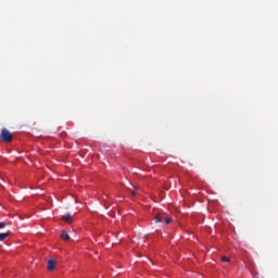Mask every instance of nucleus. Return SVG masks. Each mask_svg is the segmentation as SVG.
I'll return each mask as SVG.
<instances>
[{"instance_id":"9d476101","label":"nucleus","mask_w":278,"mask_h":278,"mask_svg":"<svg viewBox=\"0 0 278 278\" xmlns=\"http://www.w3.org/2000/svg\"><path fill=\"white\" fill-rule=\"evenodd\" d=\"M131 195H132V197H136V191H131Z\"/></svg>"},{"instance_id":"39448f33","label":"nucleus","mask_w":278,"mask_h":278,"mask_svg":"<svg viewBox=\"0 0 278 278\" xmlns=\"http://www.w3.org/2000/svg\"><path fill=\"white\" fill-rule=\"evenodd\" d=\"M61 238L62 240H66V241L71 240V236L68 235V232H66V230H62Z\"/></svg>"},{"instance_id":"6e6552de","label":"nucleus","mask_w":278,"mask_h":278,"mask_svg":"<svg viewBox=\"0 0 278 278\" xmlns=\"http://www.w3.org/2000/svg\"><path fill=\"white\" fill-rule=\"evenodd\" d=\"M4 227H8V223L0 222V229H3Z\"/></svg>"},{"instance_id":"f03ea898","label":"nucleus","mask_w":278,"mask_h":278,"mask_svg":"<svg viewBox=\"0 0 278 278\" xmlns=\"http://www.w3.org/2000/svg\"><path fill=\"white\" fill-rule=\"evenodd\" d=\"M56 264H58V261H56V260H53V258L49 260V261H48L47 269H48V270H54Z\"/></svg>"},{"instance_id":"0eeeda50","label":"nucleus","mask_w":278,"mask_h":278,"mask_svg":"<svg viewBox=\"0 0 278 278\" xmlns=\"http://www.w3.org/2000/svg\"><path fill=\"white\" fill-rule=\"evenodd\" d=\"M163 220H165V225H170L173 223V219L170 217H164Z\"/></svg>"},{"instance_id":"f257e3e1","label":"nucleus","mask_w":278,"mask_h":278,"mask_svg":"<svg viewBox=\"0 0 278 278\" xmlns=\"http://www.w3.org/2000/svg\"><path fill=\"white\" fill-rule=\"evenodd\" d=\"M0 138L2 142H12V132L10 130L3 128L0 134Z\"/></svg>"},{"instance_id":"1a4fd4ad","label":"nucleus","mask_w":278,"mask_h":278,"mask_svg":"<svg viewBox=\"0 0 278 278\" xmlns=\"http://www.w3.org/2000/svg\"><path fill=\"white\" fill-rule=\"evenodd\" d=\"M222 262L229 263V262H231V260L229 257H227V256H222Z\"/></svg>"},{"instance_id":"7ed1b4c3","label":"nucleus","mask_w":278,"mask_h":278,"mask_svg":"<svg viewBox=\"0 0 278 278\" xmlns=\"http://www.w3.org/2000/svg\"><path fill=\"white\" fill-rule=\"evenodd\" d=\"M62 220H64V223H68L71 225V223H73V216H71V214L63 215Z\"/></svg>"},{"instance_id":"20e7f679","label":"nucleus","mask_w":278,"mask_h":278,"mask_svg":"<svg viewBox=\"0 0 278 278\" xmlns=\"http://www.w3.org/2000/svg\"><path fill=\"white\" fill-rule=\"evenodd\" d=\"M165 215L162 213H159L155 215L154 220L155 223H163Z\"/></svg>"},{"instance_id":"423d86ee","label":"nucleus","mask_w":278,"mask_h":278,"mask_svg":"<svg viewBox=\"0 0 278 278\" xmlns=\"http://www.w3.org/2000/svg\"><path fill=\"white\" fill-rule=\"evenodd\" d=\"M10 237V232H0V242H3L5 238Z\"/></svg>"}]
</instances>
